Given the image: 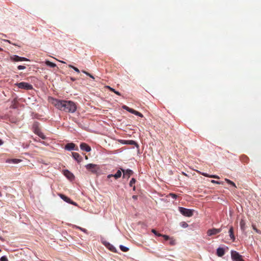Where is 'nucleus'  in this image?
Listing matches in <instances>:
<instances>
[{"label":"nucleus","instance_id":"a18cd8bd","mask_svg":"<svg viewBox=\"0 0 261 261\" xmlns=\"http://www.w3.org/2000/svg\"><path fill=\"white\" fill-rule=\"evenodd\" d=\"M182 226L185 227H187L188 226V224L184 222Z\"/></svg>","mask_w":261,"mask_h":261},{"label":"nucleus","instance_id":"39448f33","mask_svg":"<svg viewBox=\"0 0 261 261\" xmlns=\"http://www.w3.org/2000/svg\"><path fill=\"white\" fill-rule=\"evenodd\" d=\"M19 88L25 89V90H32L33 89V86L28 83L20 82L19 83H16L15 84Z\"/></svg>","mask_w":261,"mask_h":261},{"label":"nucleus","instance_id":"0eeeda50","mask_svg":"<svg viewBox=\"0 0 261 261\" xmlns=\"http://www.w3.org/2000/svg\"><path fill=\"white\" fill-rule=\"evenodd\" d=\"M97 165L96 164H88L87 165H86V169L91 172L92 173H95L97 172Z\"/></svg>","mask_w":261,"mask_h":261},{"label":"nucleus","instance_id":"412c9836","mask_svg":"<svg viewBox=\"0 0 261 261\" xmlns=\"http://www.w3.org/2000/svg\"><path fill=\"white\" fill-rule=\"evenodd\" d=\"M64 174L68 178H71L73 176V174L70 172H69L68 170L65 171Z\"/></svg>","mask_w":261,"mask_h":261},{"label":"nucleus","instance_id":"f03ea898","mask_svg":"<svg viewBox=\"0 0 261 261\" xmlns=\"http://www.w3.org/2000/svg\"><path fill=\"white\" fill-rule=\"evenodd\" d=\"M34 132L37 134L38 136H39L40 138H41L43 139H45L46 138L45 136L44 135V134L41 132V130L40 129L39 126H38V122H35L33 124V125Z\"/></svg>","mask_w":261,"mask_h":261},{"label":"nucleus","instance_id":"9b49d317","mask_svg":"<svg viewBox=\"0 0 261 261\" xmlns=\"http://www.w3.org/2000/svg\"><path fill=\"white\" fill-rule=\"evenodd\" d=\"M72 156L78 163H81L83 160L82 157L77 152H72Z\"/></svg>","mask_w":261,"mask_h":261},{"label":"nucleus","instance_id":"dca6fc26","mask_svg":"<svg viewBox=\"0 0 261 261\" xmlns=\"http://www.w3.org/2000/svg\"><path fill=\"white\" fill-rule=\"evenodd\" d=\"M59 196L64 201H65L68 203H69V202H71V199L69 198H68V197H67L66 196H65V195L62 194H60Z\"/></svg>","mask_w":261,"mask_h":261},{"label":"nucleus","instance_id":"9d476101","mask_svg":"<svg viewBox=\"0 0 261 261\" xmlns=\"http://www.w3.org/2000/svg\"><path fill=\"white\" fill-rule=\"evenodd\" d=\"M80 148L82 150L85 151L86 152H89L91 150L90 146L85 143H82L80 144Z\"/></svg>","mask_w":261,"mask_h":261},{"label":"nucleus","instance_id":"ea45409f","mask_svg":"<svg viewBox=\"0 0 261 261\" xmlns=\"http://www.w3.org/2000/svg\"><path fill=\"white\" fill-rule=\"evenodd\" d=\"M127 111H128V112H130L132 114H134V112H135V110H133L131 108H129L128 109H127Z\"/></svg>","mask_w":261,"mask_h":261},{"label":"nucleus","instance_id":"c85d7f7f","mask_svg":"<svg viewBox=\"0 0 261 261\" xmlns=\"http://www.w3.org/2000/svg\"><path fill=\"white\" fill-rule=\"evenodd\" d=\"M134 112V114L135 115H137V116H138L140 117H143V115L142 114H141V113H140L139 112H138L137 111L135 110V112Z\"/></svg>","mask_w":261,"mask_h":261},{"label":"nucleus","instance_id":"c9c22d12","mask_svg":"<svg viewBox=\"0 0 261 261\" xmlns=\"http://www.w3.org/2000/svg\"><path fill=\"white\" fill-rule=\"evenodd\" d=\"M128 142L129 144L137 145L136 142L133 140H129V141H128Z\"/></svg>","mask_w":261,"mask_h":261},{"label":"nucleus","instance_id":"f8f14e48","mask_svg":"<svg viewBox=\"0 0 261 261\" xmlns=\"http://www.w3.org/2000/svg\"><path fill=\"white\" fill-rule=\"evenodd\" d=\"M123 173V176H127V178H129L130 176L133 174V172L132 170L130 169L124 170L121 169Z\"/></svg>","mask_w":261,"mask_h":261},{"label":"nucleus","instance_id":"ddd939ff","mask_svg":"<svg viewBox=\"0 0 261 261\" xmlns=\"http://www.w3.org/2000/svg\"><path fill=\"white\" fill-rule=\"evenodd\" d=\"M121 171L119 170H118L117 172L116 173V174H109L108 175V178H111V177H114L116 179H117L119 177H121Z\"/></svg>","mask_w":261,"mask_h":261},{"label":"nucleus","instance_id":"473e14b6","mask_svg":"<svg viewBox=\"0 0 261 261\" xmlns=\"http://www.w3.org/2000/svg\"><path fill=\"white\" fill-rule=\"evenodd\" d=\"M0 261H8V260L6 256H3L1 257Z\"/></svg>","mask_w":261,"mask_h":261},{"label":"nucleus","instance_id":"de8ad7c7","mask_svg":"<svg viewBox=\"0 0 261 261\" xmlns=\"http://www.w3.org/2000/svg\"><path fill=\"white\" fill-rule=\"evenodd\" d=\"M133 198L134 199H136V198H137V196H133Z\"/></svg>","mask_w":261,"mask_h":261},{"label":"nucleus","instance_id":"72a5a7b5","mask_svg":"<svg viewBox=\"0 0 261 261\" xmlns=\"http://www.w3.org/2000/svg\"><path fill=\"white\" fill-rule=\"evenodd\" d=\"M161 237H163L164 239L166 241L170 239V238L168 236L165 234H162V236H161Z\"/></svg>","mask_w":261,"mask_h":261},{"label":"nucleus","instance_id":"49530a36","mask_svg":"<svg viewBox=\"0 0 261 261\" xmlns=\"http://www.w3.org/2000/svg\"><path fill=\"white\" fill-rule=\"evenodd\" d=\"M3 143V142L2 141V140H0V145H2Z\"/></svg>","mask_w":261,"mask_h":261},{"label":"nucleus","instance_id":"bb28decb","mask_svg":"<svg viewBox=\"0 0 261 261\" xmlns=\"http://www.w3.org/2000/svg\"><path fill=\"white\" fill-rule=\"evenodd\" d=\"M169 244L171 246H174L176 244V241L175 240L173 239L172 238H170V239Z\"/></svg>","mask_w":261,"mask_h":261},{"label":"nucleus","instance_id":"6e6552de","mask_svg":"<svg viewBox=\"0 0 261 261\" xmlns=\"http://www.w3.org/2000/svg\"><path fill=\"white\" fill-rule=\"evenodd\" d=\"M65 149L67 150H75L76 151L79 150V148L73 143H67L65 146Z\"/></svg>","mask_w":261,"mask_h":261},{"label":"nucleus","instance_id":"79ce46f5","mask_svg":"<svg viewBox=\"0 0 261 261\" xmlns=\"http://www.w3.org/2000/svg\"><path fill=\"white\" fill-rule=\"evenodd\" d=\"M5 41H6V42H8V43H9L10 44H13V45H14L16 46V44H14V43H12L10 40H5Z\"/></svg>","mask_w":261,"mask_h":261},{"label":"nucleus","instance_id":"603ef678","mask_svg":"<svg viewBox=\"0 0 261 261\" xmlns=\"http://www.w3.org/2000/svg\"><path fill=\"white\" fill-rule=\"evenodd\" d=\"M1 251V250L0 249V252Z\"/></svg>","mask_w":261,"mask_h":261},{"label":"nucleus","instance_id":"4be33fe9","mask_svg":"<svg viewBox=\"0 0 261 261\" xmlns=\"http://www.w3.org/2000/svg\"><path fill=\"white\" fill-rule=\"evenodd\" d=\"M45 64L50 67H55L56 66V64L50 62L49 61H46Z\"/></svg>","mask_w":261,"mask_h":261},{"label":"nucleus","instance_id":"393cba45","mask_svg":"<svg viewBox=\"0 0 261 261\" xmlns=\"http://www.w3.org/2000/svg\"><path fill=\"white\" fill-rule=\"evenodd\" d=\"M225 180L228 184H230V185H231L232 186L236 188H237L236 184L231 180L227 178H226Z\"/></svg>","mask_w":261,"mask_h":261},{"label":"nucleus","instance_id":"2eb2a0df","mask_svg":"<svg viewBox=\"0 0 261 261\" xmlns=\"http://www.w3.org/2000/svg\"><path fill=\"white\" fill-rule=\"evenodd\" d=\"M228 232L231 240L234 241L235 240V237L233 234V228L232 226L230 227Z\"/></svg>","mask_w":261,"mask_h":261},{"label":"nucleus","instance_id":"c756f323","mask_svg":"<svg viewBox=\"0 0 261 261\" xmlns=\"http://www.w3.org/2000/svg\"><path fill=\"white\" fill-rule=\"evenodd\" d=\"M69 67L70 68H72V69H73L77 73H80V70H79V69L77 68H76V67H75L71 65H69Z\"/></svg>","mask_w":261,"mask_h":261},{"label":"nucleus","instance_id":"f257e3e1","mask_svg":"<svg viewBox=\"0 0 261 261\" xmlns=\"http://www.w3.org/2000/svg\"><path fill=\"white\" fill-rule=\"evenodd\" d=\"M50 102L57 109L66 113H73L76 110V104L71 100H65L51 97L50 99Z\"/></svg>","mask_w":261,"mask_h":261},{"label":"nucleus","instance_id":"b1692460","mask_svg":"<svg viewBox=\"0 0 261 261\" xmlns=\"http://www.w3.org/2000/svg\"><path fill=\"white\" fill-rule=\"evenodd\" d=\"M240 226L242 230H244L245 228V222L243 220H241L240 221Z\"/></svg>","mask_w":261,"mask_h":261},{"label":"nucleus","instance_id":"7ed1b4c3","mask_svg":"<svg viewBox=\"0 0 261 261\" xmlns=\"http://www.w3.org/2000/svg\"><path fill=\"white\" fill-rule=\"evenodd\" d=\"M179 211L182 215L186 217H191L193 215V210L190 209L179 207Z\"/></svg>","mask_w":261,"mask_h":261},{"label":"nucleus","instance_id":"a878e982","mask_svg":"<svg viewBox=\"0 0 261 261\" xmlns=\"http://www.w3.org/2000/svg\"><path fill=\"white\" fill-rule=\"evenodd\" d=\"M120 249H121V251H122L123 252H127L129 250L128 248L125 247L123 245L120 246Z\"/></svg>","mask_w":261,"mask_h":261},{"label":"nucleus","instance_id":"7c9ffc66","mask_svg":"<svg viewBox=\"0 0 261 261\" xmlns=\"http://www.w3.org/2000/svg\"><path fill=\"white\" fill-rule=\"evenodd\" d=\"M135 182H136L135 179L134 178H132V179L130 180V181L129 182L130 187H132L134 185V184H135Z\"/></svg>","mask_w":261,"mask_h":261},{"label":"nucleus","instance_id":"8fccbe9b","mask_svg":"<svg viewBox=\"0 0 261 261\" xmlns=\"http://www.w3.org/2000/svg\"><path fill=\"white\" fill-rule=\"evenodd\" d=\"M71 79L72 81H73L75 80V79H73V78H71Z\"/></svg>","mask_w":261,"mask_h":261},{"label":"nucleus","instance_id":"4468645a","mask_svg":"<svg viewBox=\"0 0 261 261\" xmlns=\"http://www.w3.org/2000/svg\"><path fill=\"white\" fill-rule=\"evenodd\" d=\"M225 254L224 249L223 248L219 247L217 249V254L219 257H222Z\"/></svg>","mask_w":261,"mask_h":261},{"label":"nucleus","instance_id":"1a4fd4ad","mask_svg":"<svg viewBox=\"0 0 261 261\" xmlns=\"http://www.w3.org/2000/svg\"><path fill=\"white\" fill-rule=\"evenodd\" d=\"M221 230H222L221 228H219V229H216V228L210 229L207 231V234L208 236H212L215 235V234L220 232L221 231Z\"/></svg>","mask_w":261,"mask_h":261},{"label":"nucleus","instance_id":"a19ab883","mask_svg":"<svg viewBox=\"0 0 261 261\" xmlns=\"http://www.w3.org/2000/svg\"><path fill=\"white\" fill-rule=\"evenodd\" d=\"M69 203L71 204L72 205H77L76 203L74 202V201H72L71 200V202H69Z\"/></svg>","mask_w":261,"mask_h":261},{"label":"nucleus","instance_id":"e433bc0d","mask_svg":"<svg viewBox=\"0 0 261 261\" xmlns=\"http://www.w3.org/2000/svg\"><path fill=\"white\" fill-rule=\"evenodd\" d=\"M83 72H84V73H85L86 75L89 76L90 77L92 78V79H94V77L92 75H91V74H90L89 73L85 71H83Z\"/></svg>","mask_w":261,"mask_h":261},{"label":"nucleus","instance_id":"09e8293b","mask_svg":"<svg viewBox=\"0 0 261 261\" xmlns=\"http://www.w3.org/2000/svg\"><path fill=\"white\" fill-rule=\"evenodd\" d=\"M3 49L2 48L0 47V51H3Z\"/></svg>","mask_w":261,"mask_h":261},{"label":"nucleus","instance_id":"5701e85b","mask_svg":"<svg viewBox=\"0 0 261 261\" xmlns=\"http://www.w3.org/2000/svg\"><path fill=\"white\" fill-rule=\"evenodd\" d=\"M108 89H109L112 92H113L114 93H115V94H116L117 95H119L120 96L121 95V94L118 91H116L114 89L110 87V86H107V87Z\"/></svg>","mask_w":261,"mask_h":261},{"label":"nucleus","instance_id":"37998d69","mask_svg":"<svg viewBox=\"0 0 261 261\" xmlns=\"http://www.w3.org/2000/svg\"><path fill=\"white\" fill-rule=\"evenodd\" d=\"M80 230H81L82 231H84V232H86L87 230L86 229H84V228H82L81 227H78Z\"/></svg>","mask_w":261,"mask_h":261},{"label":"nucleus","instance_id":"6ab92c4d","mask_svg":"<svg viewBox=\"0 0 261 261\" xmlns=\"http://www.w3.org/2000/svg\"><path fill=\"white\" fill-rule=\"evenodd\" d=\"M20 161H21V160L19 159H14L8 160L7 161V163H12L14 164H17V163H19Z\"/></svg>","mask_w":261,"mask_h":261},{"label":"nucleus","instance_id":"2f4dec72","mask_svg":"<svg viewBox=\"0 0 261 261\" xmlns=\"http://www.w3.org/2000/svg\"><path fill=\"white\" fill-rule=\"evenodd\" d=\"M252 228L253 229L258 233H261V231L258 230L256 227L255 225H252Z\"/></svg>","mask_w":261,"mask_h":261},{"label":"nucleus","instance_id":"58836bf2","mask_svg":"<svg viewBox=\"0 0 261 261\" xmlns=\"http://www.w3.org/2000/svg\"><path fill=\"white\" fill-rule=\"evenodd\" d=\"M211 182L212 183H214V184H222L221 182H220V181H216L215 180H212L211 181Z\"/></svg>","mask_w":261,"mask_h":261},{"label":"nucleus","instance_id":"f704fd0d","mask_svg":"<svg viewBox=\"0 0 261 261\" xmlns=\"http://www.w3.org/2000/svg\"><path fill=\"white\" fill-rule=\"evenodd\" d=\"M25 66H23V65H19L18 67H17V68L19 70H23V69H25Z\"/></svg>","mask_w":261,"mask_h":261},{"label":"nucleus","instance_id":"a211bd4d","mask_svg":"<svg viewBox=\"0 0 261 261\" xmlns=\"http://www.w3.org/2000/svg\"><path fill=\"white\" fill-rule=\"evenodd\" d=\"M105 246L110 250H111V251L112 252H116V249L112 245H111V244H110L109 243H107V244H105Z\"/></svg>","mask_w":261,"mask_h":261},{"label":"nucleus","instance_id":"f3484780","mask_svg":"<svg viewBox=\"0 0 261 261\" xmlns=\"http://www.w3.org/2000/svg\"><path fill=\"white\" fill-rule=\"evenodd\" d=\"M240 160L242 162H243V163H246V164L248 163L249 161V158L245 155H243L241 156Z\"/></svg>","mask_w":261,"mask_h":261},{"label":"nucleus","instance_id":"20e7f679","mask_svg":"<svg viewBox=\"0 0 261 261\" xmlns=\"http://www.w3.org/2000/svg\"><path fill=\"white\" fill-rule=\"evenodd\" d=\"M231 257L232 261H244L243 256L236 251H231Z\"/></svg>","mask_w":261,"mask_h":261},{"label":"nucleus","instance_id":"c03bdc74","mask_svg":"<svg viewBox=\"0 0 261 261\" xmlns=\"http://www.w3.org/2000/svg\"><path fill=\"white\" fill-rule=\"evenodd\" d=\"M123 108L124 109L126 110H127V109H128L129 108H128V107H127V106H124L123 107Z\"/></svg>","mask_w":261,"mask_h":261},{"label":"nucleus","instance_id":"3c124183","mask_svg":"<svg viewBox=\"0 0 261 261\" xmlns=\"http://www.w3.org/2000/svg\"><path fill=\"white\" fill-rule=\"evenodd\" d=\"M85 159H88V157H87V156H85Z\"/></svg>","mask_w":261,"mask_h":261},{"label":"nucleus","instance_id":"423d86ee","mask_svg":"<svg viewBox=\"0 0 261 261\" xmlns=\"http://www.w3.org/2000/svg\"><path fill=\"white\" fill-rule=\"evenodd\" d=\"M10 59L11 61L13 62H19V61H29V59H28L24 57H21L17 55H12L10 57Z\"/></svg>","mask_w":261,"mask_h":261},{"label":"nucleus","instance_id":"4c0bfd02","mask_svg":"<svg viewBox=\"0 0 261 261\" xmlns=\"http://www.w3.org/2000/svg\"><path fill=\"white\" fill-rule=\"evenodd\" d=\"M170 196L173 198H176V197H177V195H176L175 194H174V193H170Z\"/></svg>","mask_w":261,"mask_h":261},{"label":"nucleus","instance_id":"cd10ccee","mask_svg":"<svg viewBox=\"0 0 261 261\" xmlns=\"http://www.w3.org/2000/svg\"><path fill=\"white\" fill-rule=\"evenodd\" d=\"M151 232L152 233H153L155 235L158 236V237H161V236H162V234L161 233H158L155 229H152L151 230Z\"/></svg>","mask_w":261,"mask_h":261},{"label":"nucleus","instance_id":"aec40b11","mask_svg":"<svg viewBox=\"0 0 261 261\" xmlns=\"http://www.w3.org/2000/svg\"><path fill=\"white\" fill-rule=\"evenodd\" d=\"M201 174L205 177H212V178H217V179L219 178V177L218 176L215 175H210L206 173H201Z\"/></svg>","mask_w":261,"mask_h":261}]
</instances>
